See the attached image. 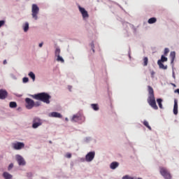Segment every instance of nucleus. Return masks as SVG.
<instances>
[{"label":"nucleus","mask_w":179,"mask_h":179,"mask_svg":"<svg viewBox=\"0 0 179 179\" xmlns=\"http://www.w3.org/2000/svg\"><path fill=\"white\" fill-rule=\"evenodd\" d=\"M92 51L93 52H94V44H92Z\"/></svg>","instance_id":"obj_38"},{"label":"nucleus","mask_w":179,"mask_h":179,"mask_svg":"<svg viewBox=\"0 0 179 179\" xmlns=\"http://www.w3.org/2000/svg\"><path fill=\"white\" fill-rule=\"evenodd\" d=\"M39 47H40V48L43 47V43H39Z\"/></svg>","instance_id":"obj_41"},{"label":"nucleus","mask_w":179,"mask_h":179,"mask_svg":"<svg viewBox=\"0 0 179 179\" xmlns=\"http://www.w3.org/2000/svg\"><path fill=\"white\" fill-rule=\"evenodd\" d=\"M38 12H40V8L37 4H32L31 16L34 20H37V19H38V17L37 16V15H38Z\"/></svg>","instance_id":"obj_3"},{"label":"nucleus","mask_w":179,"mask_h":179,"mask_svg":"<svg viewBox=\"0 0 179 179\" xmlns=\"http://www.w3.org/2000/svg\"><path fill=\"white\" fill-rule=\"evenodd\" d=\"M168 59L167 57H164V55H162L161 57V59L157 61V64L159 65L160 69H167V65H164L163 64V63L162 62H167Z\"/></svg>","instance_id":"obj_5"},{"label":"nucleus","mask_w":179,"mask_h":179,"mask_svg":"<svg viewBox=\"0 0 179 179\" xmlns=\"http://www.w3.org/2000/svg\"><path fill=\"white\" fill-rule=\"evenodd\" d=\"M16 159H17V162L19 166H24L26 164V161H24V159L22 158V156L17 155Z\"/></svg>","instance_id":"obj_10"},{"label":"nucleus","mask_w":179,"mask_h":179,"mask_svg":"<svg viewBox=\"0 0 179 179\" xmlns=\"http://www.w3.org/2000/svg\"><path fill=\"white\" fill-rule=\"evenodd\" d=\"M118 166H120V164L117 162H113L110 164V168L112 170H115V169H117V167H118Z\"/></svg>","instance_id":"obj_15"},{"label":"nucleus","mask_w":179,"mask_h":179,"mask_svg":"<svg viewBox=\"0 0 179 179\" xmlns=\"http://www.w3.org/2000/svg\"><path fill=\"white\" fill-rule=\"evenodd\" d=\"M8 96V92L3 90H0V99L5 100Z\"/></svg>","instance_id":"obj_12"},{"label":"nucleus","mask_w":179,"mask_h":179,"mask_svg":"<svg viewBox=\"0 0 179 179\" xmlns=\"http://www.w3.org/2000/svg\"><path fill=\"white\" fill-rule=\"evenodd\" d=\"M22 80L24 83H27L29 82V78L24 77Z\"/></svg>","instance_id":"obj_32"},{"label":"nucleus","mask_w":179,"mask_h":179,"mask_svg":"<svg viewBox=\"0 0 179 179\" xmlns=\"http://www.w3.org/2000/svg\"><path fill=\"white\" fill-rule=\"evenodd\" d=\"M59 54H61V50L59 48H56V50H55V56L59 57Z\"/></svg>","instance_id":"obj_28"},{"label":"nucleus","mask_w":179,"mask_h":179,"mask_svg":"<svg viewBox=\"0 0 179 179\" xmlns=\"http://www.w3.org/2000/svg\"><path fill=\"white\" fill-rule=\"evenodd\" d=\"M157 102L158 103L159 108H163V104H162V103H163V99H157Z\"/></svg>","instance_id":"obj_22"},{"label":"nucleus","mask_w":179,"mask_h":179,"mask_svg":"<svg viewBox=\"0 0 179 179\" xmlns=\"http://www.w3.org/2000/svg\"><path fill=\"white\" fill-rule=\"evenodd\" d=\"M9 106L10 108H16L17 107V103L15 101H11L10 102Z\"/></svg>","instance_id":"obj_20"},{"label":"nucleus","mask_w":179,"mask_h":179,"mask_svg":"<svg viewBox=\"0 0 179 179\" xmlns=\"http://www.w3.org/2000/svg\"><path fill=\"white\" fill-rule=\"evenodd\" d=\"M66 157H67V159H71L72 157V154L71 153H67L66 155Z\"/></svg>","instance_id":"obj_33"},{"label":"nucleus","mask_w":179,"mask_h":179,"mask_svg":"<svg viewBox=\"0 0 179 179\" xmlns=\"http://www.w3.org/2000/svg\"><path fill=\"white\" fill-rule=\"evenodd\" d=\"M173 86L176 87V84H173Z\"/></svg>","instance_id":"obj_44"},{"label":"nucleus","mask_w":179,"mask_h":179,"mask_svg":"<svg viewBox=\"0 0 179 179\" xmlns=\"http://www.w3.org/2000/svg\"><path fill=\"white\" fill-rule=\"evenodd\" d=\"M148 98L147 99V101L148 104L154 110H159V107H157V105L156 104V98L155 97V91L153 90V88L150 85H148Z\"/></svg>","instance_id":"obj_1"},{"label":"nucleus","mask_w":179,"mask_h":179,"mask_svg":"<svg viewBox=\"0 0 179 179\" xmlns=\"http://www.w3.org/2000/svg\"><path fill=\"white\" fill-rule=\"evenodd\" d=\"M155 71H151V78H155Z\"/></svg>","instance_id":"obj_36"},{"label":"nucleus","mask_w":179,"mask_h":179,"mask_svg":"<svg viewBox=\"0 0 179 179\" xmlns=\"http://www.w3.org/2000/svg\"><path fill=\"white\" fill-rule=\"evenodd\" d=\"M169 52H170V50H169V48H166L164 49V55H167V54H169Z\"/></svg>","instance_id":"obj_31"},{"label":"nucleus","mask_w":179,"mask_h":179,"mask_svg":"<svg viewBox=\"0 0 179 179\" xmlns=\"http://www.w3.org/2000/svg\"><path fill=\"white\" fill-rule=\"evenodd\" d=\"M80 120V115H74L71 119L72 122H78Z\"/></svg>","instance_id":"obj_16"},{"label":"nucleus","mask_w":179,"mask_h":179,"mask_svg":"<svg viewBox=\"0 0 179 179\" xmlns=\"http://www.w3.org/2000/svg\"><path fill=\"white\" fill-rule=\"evenodd\" d=\"M91 106H92L93 110H94L95 111L99 110V105H97L96 103H92Z\"/></svg>","instance_id":"obj_26"},{"label":"nucleus","mask_w":179,"mask_h":179,"mask_svg":"<svg viewBox=\"0 0 179 179\" xmlns=\"http://www.w3.org/2000/svg\"><path fill=\"white\" fill-rule=\"evenodd\" d=\"M94 156H96V152H90L85 156L86 162H90L94 159Z\"/></svg>","instance_id":"obj_9"},{"label":"nucleus","mask_w":179,"mask_h":179,"mask_svg":"<svg viewBox=\"0 0 179 179\" xmlns=\"http://www.w3.org/2000/svg\"><path fill=\"white\" fill-rule=\"evenodd\" d=\"M12 169H13V164H10L8 166V170H12Z\"/></svg>","instance_id":"obj_35"},{"label":"nucleus","mask_w":179,"mask_h":179,"mask_svg":"<svg viewBox=\"0 0 179 179\" xmlns=\"http://www.w3.org/2000/svg\"><path fill=\"white\" fill-rule=\"evenodd\" d=\"M175 93H178V94H179V89L176 90Z\"/></svg>","instance_id":"obj_40"},{"label":"nucleus","mask_w":179,"mask_h":179,"mask_svg":"<svg viewBox=\"0 0 179 179\" xmlns=\"http://www.w3.org/2000/svg\"><path fill=\"white\" fill-rule=\"evenodd\" d=\"M65 120L66 121H69L68 117H66Z\"/></svg>","instance_id":"obj_43"},{"label":"nucleus","mask_w":179,"mask_h":179,"mask_svg":"<svg viewBox=\"0 0 179 179\" xmlns=\"http://www.w3.org/2000/svg\"><path fill=\"white\" fill-rule=\"evenodd\" d=\"M143 125H145V127H146V128H148V129H150V131H152V127L149 125V122L146 120H145L143 122Z\"/></svg>","instance_id":"obj_25"},{"label":"nucleus","mask_w":179,"mask_h":179,"mask_svg":"<svg viewBox=\"0 0 179 179\" xmlns=\"http://www.w3.org/2000/svg\"><path fill=\"white\" fill-rule=\"evenodd\" d=\"M3 24H5V21L4 20H1L0 21V27H2V26H3Z\"/></svg>","instance_id":"obj_34"},{"label":"nucleus","mask_w":179,"mask_h":179,"mask_svg":"<svg viewBox=\"0 0 179 179\" xmlns=\"http://www.w3.org/2000/svg\"><path fill=\"white\" fill-rule=\"evenodd\" d=\"M3 65H6V64H8V62H6V60H4V61L3 62Z\"/></svg>","instance_id":"obj_39"},{"label":"nucleus","mask_w":179,"mask_h":179,"mask_svg":"<svg viewBox=\"0 0 179 179\" xmlns=\"http://www.w3.org/2000/svg\"><path fill=\"white\" fill-rule=\"evenodd\" d=\"M3 177H4L5 179H11L12 175H10L9 173L4 172L3 173Z\"/></svg>","instance_id":"obj_19"},{"label":"nucleus","mask_w":179,"mask_h":179,"mask_svg":"<svg viewBox=\"0 0 179 179\" xmlns=\"http://www.w3.org/2000/svg\"><path fill=\"white\" fill-rule=\"evenodd\" d=\"M25 103H26V108H27V110H31V108L34 107V101H33L30 98H26Z\"/></svg>","instance_id":"obj_7"},{"label":"nucleus","mask_w":179,"mask_h":179,"mask_svg":"<svg viewBox=\"0 0 179 179\" xmlns=\"http://www.w3.org/2000/svg\"><path fill=\"white\" fill-rule=\"evenodd\" d=\"M68 89H69V92H71L72 91V86L69 85Z\"/></svg>","instance_id":"obj_37"},{"label":"nucleus","mask_w":179,"mask_h":179,"mask_svg":"<svg viewBox=\"0 0 179 179\" xmlns=\"http://www.w3.org/2000/svg\"><path fill=\"white\" fill-rule=\"evenodd\" d=\"M28 177H31V173H28Z\"/></svg>","instance_id":"obj_42"},{"label":"nucleus","mask_w":179,"mask_h":179,"mask_svg":"<svg viewBox=\"0 0 179 179\" xmlns=\"http://www.w3.org/2000/svg\"><path fill=\"white\" fill-rule=\"evenodd\" d=\"M170 57H171V64H174V60L176 59V52H171Z\"/></svg>","instance_id":"obj_17"},{"label":"nucleus","mask_w":179,"mask_h":179,"mask_svg":"<svg viewBox=\"0 0 179 179\" xmlns=\"http://www.w3.org/2000/svg\"><path fill=\"white\" fill-rule=\"evenodd\" d=\"M41 105V103L40 101L34 102V107H38Z\"/></svg>","instance_id":"obj_30"},{"label":"nucleus","mask_w":179,"mask_h":179,"mask_svg":"<svg viewBox=\"0 0 179 179\" xmlns=\"http://www.w3.org/2000/svg\"><path fill=\"white\" fill-rule=\"evenodd\" d=\"M29 31V22H26L24 25V31L27 32Z\"/></svg>","instance_id":"obj_27"},{"label":"nucleus","mask_w":179,"mask_h":179,"mask_svg":"<svg viewBox=\"0 0 179 179\" xmlns=\"http://www.w3.org/2000/svg\"><path fill=\"white\" fill-rule=\"evenodd\" d=\"M148 62H149V59H148V57H144L143 58V66H148Z\"/></svg>","instance_id":"obj_24"},{"label":"nucleus","mask_w":179,"mask_h":179,"mask_svg":"<svg viewBox=\"0 0 179 179\" xmlns=\"http://www.w3.org/2000/svg\"><path fill=\"white\" fill-rule=\"evenodd\" d=\"M57 61L58 62H62V63L64 62V59H63L60 55H59V56H57Z\"/></svg>","instance_id":"obj_29"},{"label":"nucleus","mask_w":179,"mask_h":179,"mask_svg":"<svg viewBox=\"0 0 179 179\" xmlns=\"http://www.w3.org/2000/svg\"><path fill=\"white\" fill-rule=\"evenodd\" d=\"M30 96L35 100H39L40 101H44V103H45V92L30 95Z\"/></svg>","instance_id":"obj_4"},{"label":"nucleus","mask_w":179,"mask_h":179,"mask_svg":"<svg viewBox=\"0 0 179 179\" xmlns=\"http://www.w3.org/2000/svg\"><path fill=\"white\" fill-rule=\"evenodd\" d=\"M12 146L15 150H20L21 149H23V148H24V144L22 142H17L13 143L12 144Z\"/></svg>","instance_id":"obj_8"},{"label":"nucleus","mask_w":179,"mask_h":179,"mask_svg":"<svg viewBox=\"0 0 179 179\" xmlns=\"http://www.w3.org/2000/svg\"><path fill=\"white\" fill-rule=\"evenodd\" d=\"M49 117H52L53 118H62V115L58 112H52L49 113Z\"/></svg>","instance_id":"obj_14"},{"label":"nucleus","mask_w":179,"mask_h":179,"mask_svg":"<svg viewBox=\"0 0 179 179\" xmlns=\"http://www.w3.org/2000/svg\"><path fill=\"white\" fill-rule=\"evenodd\" d=\"M173 114H175V115L178 114V101L177 99L174 100Z\"/></svg>","instance_id":"obj_13"},{"label":"nucleus","mask_w":179,"mask_h":179,"mask_svg":"<svg viewBox=\"0 0 179 179\" xmlns=\"http://www.w3.org/2000/svg\"><path fill=\"white\" fill-rule=\"evenodd\" d=\"M159 173L165 179H171V174L170 173V171H169V170H167L165 167H160Z\"/></svg>","instance_id":"obj_2"},{"label":"nucleus","mask_w":179,"mask_h":179,"mask_svg":"<svg viewBox=\"0 0 179 179\" xmlns=\"http://www.w3.org/2000/svg\"><path fill=\"white\" fill-rule=\"evenodd\" d=\"M41 125H43V120L37 117L33 119L32 128H34V129L38 128V127Z\"/></svg>","instance_id":"obj_6"},{"label":"nucleus","mask_w":179,"mask_h":179,"mask_svg":"<svg viewBox=\"0 0 179 179\" xmlns=\"http://www.w3.org/2000/svg\"><path fill=\"white\" fill-rule=\"evenodd\" d=\"M156 22H157L156 17H151L148 20V23H149V24H153V23H156Z\"/></svg>","instance_id":"obj_18"},{"label":"nucleus","mask_w":179,"mask_h":179,"mask_svg":"<svg viewBox=\"0 0 179 179\" xmlns=\"http://www.w3.org/2000/svg\"><path fill=\"white\" fill-rule=\"evenodd\" d=\"M50 99H51V96H50L48 94H45V103L50 104Z\"/></svg>","instance_id":"obj_21"},{"label":"nucleus","mask_w":179,"mask_h":179,"mask_svg":"<svg viewBox=\"0 0 179 179\" xmlns=\"http://www.w3.org/2000/svg\"><path fill=\"white\" fill-rule=\"evenodd\" d=\"M78 9L84 19L86 17H89V13H87V12L86 11V10L85 8H83L80 7V6H79Z\"/></svg>","instance_id":"obj_11"},{"label":"nucleus","mask_w":179,"mask_h":179,"mask_svg":"<svg viewBox=\"0 0 179 179\" xmlns=\"http://www.w3.org/2000/svg\"><path fill=\"white\" fill-rule=\"evenodd\" d=\"M29 78H31L32 80L35 81L36 80V75L34 74V73L33 72H29V73L28 74Z\"/></svg>","instance_id":"obj_23"}]
</instances>
